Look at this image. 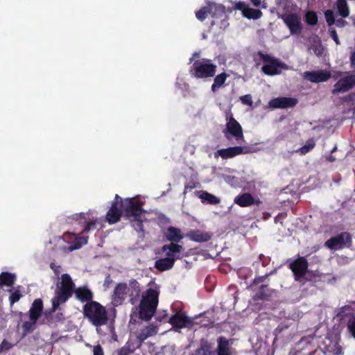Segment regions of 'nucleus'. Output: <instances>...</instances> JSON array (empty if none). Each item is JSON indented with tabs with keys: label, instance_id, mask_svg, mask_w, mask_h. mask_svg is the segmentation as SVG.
Listing matches in <instances>:
<instances>
[{
	"label": "nucleus",
	"instance_id": "nucleus-1",
	"mask_svg": "<svg viewBox=\"0 0 355 355\" xmlns=\"http://www.w3.org/2000/svg\"><path fill=\"white\" fill-rule=\"evenodd\" d=\"M144 202L137 198H122L115 194L105 214V222H168L167 217L157 210H146Z\"/></svg>",
	"mask_w": 355,
	"mask_h": 355
},
{
	"label": "nucleus",
	"instance_id": "nucleus-2",
	"mask_svg": "<svg viewBox=\"0 0 355 355\" xmlns=\"http://www.w3.org/2000/svg\"><path fill=\"white\" fill-rule=\"evenodd\" d=\"M159 291L150 288L142 293L139 304V318L149 320L154 315L158 304Z\"/></svg>",
	"mask_w": 355,
	"mask_h": 355
},
{
	"label": "nucleus",
	"instance_id": "nucleus-3",
	"mask_svg": "<svg viewBox=\"0 0 355 355\" xmlns=\"http://www.w3.org/2000/svg\"><path fill=\"white\" fill-rule=\"evenodd\" d=\"M83 315L93 325L101 327L108 321L107 311L103 306L97 302L91 301L83 306Z\"/></svg>",
	"mask_w": 355,
	"mask_h": 355
},
{
	"label": "nucleus",
	"instance_id": "nucleus-4",
	"mask_svg": "<svg viewBox=\"0 0 355 355\" xmlns=\"http://www.w3.org/2000/svg\"><path fill=\"white\" fill-rule=\"evenodd\" d=\"M75 285L68 274L61 276L60 282L57 284L55 296L52 300V311H55L61 304L64 303L74 291Z\"/></svg>",
	"mask_w": 355,
	"mask_h": 355
},
{
	"label": "nucleus",
	"instance_id": "nucleus-5",
	"mask_svg": "<svg viewBox=\"0 0 355 355\" xmlns=\"http://www.w3.org/2000/svg\"><path fill=\"white\" fill-rule=\"evenodd\" d=\"M208 15H210L214 19H221L222 24H228L225 7L223 4L208 1L205 6L201 7L196 12V17L200 21H203Z\"/></svg>",
	"mask_w": 355,
	"mask_h": 355
},
{
	"label": "nucleus",
	"instance_id": "nucleus-6",
	"mask_svg": "<svg viewBox=\"0 0 355 355\" xmlns=\"http://www.w3.org/2000/svg\"><path fill=\"white\" fill-rule=\"evenodd\" d=\"M216 69L217 66L211 60L202 58L194 61L190 67L189 73L197 79H207L215 76Z\"/></svg>",
	"mask_w": 355,
	"mask_h": 355
},
{
	"label": "nucleus",
	"instance_id": "nucleus-7",
	"mask_svg": "<svg viewBox=\"0 0 355 355\" xmlns=\"http://www.w3.org/2000/svg\"><path fill=\"white\" fill-rule=\"evenodd\" d=\"M258 55L266 63L263 65L261 71L267 76L279 75L282 73V70H287L288 69V65L284 62L268 54H265L262 51H259Z\"/></svg>",
	"mask_w": 355,
	"mask_h": 355
},
{
	"label": "nucleus",
	"instance_id": "nucleus-8",
	"mask_svg": "<svg viewBox=\"0 0 355 355\" xmlns=\"http://www.w3.org/2000/svg\"><path fill=\"white\" fill-rule=\"evenodd\" d=\"M42 309V301L40 299L35 300L29 310L30 321L25 322L22 324L24 336L32 332L35 329L37 320L40 317Z\"/></svg>",
	"mask_w": 355,
	"mask_h": 355
},
{
	"label": "nucleus",
	"instance_id": "nucleus-9",
	"mask_svg": "<svg viewBox=\"0 0 355 355\" xmlns=\"http://www.w3.org/2000/svg\"><path fill=\"white\" fill-rule=\"evenodd\" d=\"M223 133L227 140L233 137L237 144H241L244 141L243 128L232 115L228 118Z\"/></svg>",
	"mask_w": 355,
	"mask_h": 355
},
{
	"label": "nucleus",
	"instance_id": "nucleus-10",
	"mask_svg": "<svg viewBox=\"0 0 355 355\" xmlns=\"http://www.w3.org/2000/svg\"><path fill=\"white\" fill-rule=\"evenodd\" d=\"M282 19L289 30L291 35H300L303 29L301 17L294 12L284 13Z\"/></svg>",
	"mask_w": 355,
	"mask_h": 355
},
{
	"label": "nucleus",
	"instance_id": "nucleus-11",
	"mask_svg": "<svg viewBox=\"0 0 355 355\" xmlns=\"http://www.w3.org/2000/svg\"><path fill=\"white\" fill-rule=\"evenodd\" d=\"M347 75L340 78L334 85L331 91L336 95L346 93L355 87V74L347 73Z\"/></svg>",
	"mask_w": 355,
	"mask_h": 355
},
{
	"label": "nucleus",
	"instance_id": "nucleus-12",
	"mask_svg": "<svg viewBox=\"0 0 355 355\" xmlns=\"http://www.w3.org/2000/svg\"><path fill=\"white\" fill-rule=\"evenodd\" d=\"M298 100L296 98L277 97L272 98L268 103V106L273 110L293 108L296 106Z\"/></svg>",
	"mask_w": 355,
	"mask_h": 355
},
{
	"label": "nucleus",
	"instance_id": "nucleus-13",
	"mask_svg": "<svg viewBox=\"0 0 355 355\" xmlns=\"http://www.w3.org/2000/svg\"><path fill=\"white\" fill-rule=\"evenodd\" d=\"M234 9L241 11L242 15L248 19L257 20L263 16L260 10L250 8L245 2L241 1L235 3Z\"/></svg>",
	"mask_w": 355,
	"mask_h": 355
},
{
	"label": "nucleus",
	"instance_id": "nucleus-14",
	"mask_svg": "<svg viewBox=\"0 0 355 355\" xmlns=\"http://www.w3.org/2000/svg\"><path fill=\"white\" fill-rule=\"evenodd\" d=\"M290 268L295 275V280H300L307 271L308 262L304 257H300L290 263Z\"/></svg>",
	"mask_w": 355,
	"mask_h": 355
},
{
	"label": "nucleus",
	"instance_id": "nucleus-15",
	"mask_svg": "<svg viewBox=\"0 0 355 355\" xmlns=\"http://www.w3.org/2000/svg\"><path fill=\"white\" fill-rule=\"evenodd\" d=\"M331 76L330 71L326 70L307 71L304 73V78L313 83L326 82Z\"/></svg>",
	"mask_w": 355,
	"mask_h": 355
},
{
	"label": "nucleus",
	"instance_id": "nucleus-16",
	"mask_svg": "<svg viewBox=\"0 0 355 355\" xmlns=\"http://www.w3.org/2000/svg\"><path fill=\"white\" fill-rule=\"evenodd\" d=\"M245 153L246 151L244 150V147L236 146L218 150L214 153V157L216 158L220 157L223 159H227Z\"/></svg>",
	"mask_w": 355,
	"mask_h": 355
},
{
	"label": "nucleus",
	"instance_id": "nucleus-17",
	"mask_svg": "<svg viewBox=\"0 0 355 355\" xmlns=\"http://www.w3.org/2000/svg\"><path fill=\"white\" fill-rule=\"evenodd\" d=\"M350 242V235L347 232H343L337 236L331 238L325 242V245L330 249H339Z\"/></svg>",
	"mask_w": 355,
	"mask_h": 355
},
{
	"label": "nucleus",
	"instance_id": "nucleus-18",
	"mask_svg": "<svg viewBox=\"0 0 355 355\" xmlns=\"http://www.w3.org/2000/svg\"><path fill=\"white\" fill-rule=\"evenodd\" d=\"M169 322L174 327L181 329L191 323V320L184 312L178 311L170 318Z\"/></svg>",
	"mask_w": 355,
	"mask_h": 355
},
{
	"label": "nucleus",
	"instance_id": "nucleus-19",
	"mask_svg": "<svg viewBox=\"0 0 355 355\" xmlns=\"http://www.w3.org/2000/svg\"><path fill=\"white\" fill-rule=\"evenodd\" d=\"M162 250L163 252H165V258L172 259L175 263V259L178 258V254L183 250V248L177 243H170L163 245Z\"/></svg>",
	"mask_w": 355,
	"mask_h": 355
},
{
	"label": "nucleus",
	"instance_id": "nucleus-20",
	"mask_svg": "<svg viewBox=\"0 0 355 355\" xmlns=\"http://www.w3.org/2000/svg\"><path fill=\"white\" fill-rule=\"evenodd\" d=\"M324 349L323 352L325 354L339 355L342 353L341 347L338 345L336 340H333L329 338H326L323 343Z\"/></svg>",
	"mask_w": 355,
	"mask_h": 355
},
{
	"label": "nucleus",
	"instance_id": "nucleus-21",
	"mask_svg": "<svg viewBox=\"0 0 355 355\" xmlns=\"http://www.w3.org/2000/svg\"><path fill=\"white\" fill-rule=\"evenodd\" d=\"M97 213L96 211L89 210L87 213L74 214L68 218L74 221L83 220V222H97Z\"/></svg>",
	"mask_w": 355,
	"mask_h": 355
},
{
	"label": "nucleus",
	"instance_id": "nucleus-22",
	"mask_svg": "<svg viewBox=\"0 0 355 355\" xmlns=\"http://www.w3.org/2000/svg\"><path fill=\"white\" fill-rule=\"evenodd\" d=\"M126 295L130 297V302L134 304L140 293V287L139 283L135 280H130L128 285H127Z\"/></svg>",
	"mask_w": 355,
	"mask_h": 355
},
{
	"label": "nucleus",
	"instance_id": "nucleus-23",
	"mask_svg": "<svg viewBox=\"0 0 355 355\" xmlns=\"http://www.w3.org/2000/svg\"><path fill=\"white\" fill-rule=\"evenodd\" d=\"M230 75L226 72H222L219 74L215 75L214 77V83L211 86V90L213 93L217 92L220 88L225 87L226 84V80L228 78Z\"/></svg>",
	"mask_w": 355,
	"mask_h": 355
},
{
	"label": "nucleus",
	"instance_id": "nucleus-24",
	"mask_svg": "<svg viewBox=\"0 0 355 355\" xmlns=\"http://www.w3.org/2000/svg\"><path fill=\"white\" fill-rule=\"evenodd\" d=\"M127 284L123 283H119L115 286L113 294V301L115 304H121L127 295Z\"/></svg>",
	"mask_w": 355,
	"mask_h": 355
},
{
	"label": "nucleus",
	"instance_id": "nucleus-25",
	"mask_svg": "<svg viewBox=\"0 0 355 355\" xmlns=\"http://www.w3.org/2000/svg\"><path fill=\"white\" fill-rule=\"evenodd\" d=\"M187 236L190 240L200 243L208 241L211 234L202 230H193L188 233Z\"/></svg>",
	"mask_w": 355,
	"mask_h": 355
},
{
	"label": "nucleus",
	"instance_id": "nucleus-26",
	"mask_svg": "<svg viewBox=\"0 0 355 355\" xmlns=\"http://www.w3.org/2000/svg\"><path fill=\"white\" fill-rule=\"evenodd\" d=\"M164 234L171 243H177L183 239L180 230L173 227H168Z\"/></svg>",
	"mask_w": 355,
	"mask_h": 355
},
{
	"label": "nucleus",
	"instance_id": "nucleus-27",
	"mask_svg": "<svg viewBox=\"0 0 355 355\" xmlns=\"http://www.w3.org/2000/svg\"><path fill=\"white\" fill-rule=\"evenodd\" d=\"M76 297L83 302L92 300L93 294L92 291L86 287H80L74 291Z\"/></svg>",
	"mask_w": 355,
	"mask_h": 355
},
{
	"label": "nucleus",
	"instance_id": "nucleus-28",
	"mask_svg": "<svg viewBox=\"0 0 355 355\" xmlns=\"http://www.w3.org/2000/svg\"><path fill=\"white\" fill-rule=\"evenodd\" d=\"M234 202L241 207H248L254 203V198L250 193H243L236 197Z\"/></svg>",
	"mask_w": 355,
	"mask_h": 355
},
{
	"label": "nucleus",
	"instance_id": "nucleus-29",
	"mask_svg": "<svg viewBox=\"0 0 355 355\" xmlns=\"http://www.w3.org/2000/svg\"><path fill=\"white\" fill-rule=\"evenodd\" d=\"M157 333V327L153 324H150L140 330L137 335V338L144 341L147 338L153 336Z\"/></svg>",
	"mask_w": 355,
	"mask_h": 355
},
{
	"label": "nucleus",
	"instance_id": "nucleus-30",
	"mask_svg": "<svg viewBox=\"0 0 355 355\" xmlns=\"http://www.w3.org/2000/svg\"><path fill=\"white\" fill-rule=\"evenodd\" d=\"M199 198L204 204L217 205L220 202L219 198L207 191H201Z\"/></svg>",
	"mask_w": 355,
	"mask_h": 355
},
{
	"label": "nucleus",
	"instance_id": "nucleus-31",
	"mask_svg": "<svg viewBox=\"0 0 355 355\" xmlns=\"http://www.w3.org/2000/svg\"><path fill=\"white\" fill-rule=\"evenodd\" d=\"M174 265L173 260L170 258H163L155 261V266L161 271L171 269Z\"/></svg>",
	"mask_w": 355,
	"mask_h": 355
},
{
	"label": "nucleus",
	"instance_id": "nucleus-32",
	"mask_svg": "<svg viewBox=\"0 0 355 355\" xmlns=\"http://www.w3.org/2000/svg\"><path fill=\"white\" fill-rule=\"evenodd\" d=\"M218 355H230L229 341L223 337H220L218 339Z\"/></svg>",
	"mask_w": 355,
	"mask_h": 355
},
{
	"label": "nucleus",
	"instance_id": "nucleus-33",
	"mask_svg": "<svg viewBox=\"0 0 355 355\" xmlns=\"http://www.w3.org/2000/svg\"><path fill=\"white\" fill-rule=\"evenodd\" d=\"M212 345L207 341H201L200 347L195 351L193 355H214Z\"/></svg>",
	"mask_w": 355,
	"mask_h": 355
},
{
	"label": "nucleus",
	"instance_id": "nucleus-34",
	"mask_svg": "<svg viewBox=\"0 0 355 355\" xmlns=\"http://www.w3.org/2000/svg\"><path fill=\"white\" fill-rule=\"evenodd\" d=\"M306 24L310 26H314L318 23V16L313 10H306L304 15Z\"/></svg>",
	"mask_w": 355,
	"mask_h": 355
},
{
	"label": "nucleus",
	"instance_id": "nucleus-35",
	"mask_svg": "<svg viewBox=\"0 0 355 355\" xmlns=\"http://www.w3.org/2000/svg\"><path fill=\"white\" fill-rule=\"evenodd\" d=\"M15 279V275L8 273V272H2L0 275V285L10 286L13 284Z\"/></svg>",
	"mask_w": 355,
	"mask_h": 355
},
{
	"label": "nucleus",
	"instance_id": "nucleus-36",
	"mask_svg": "<svg viewBox=\"0 0 355 355\" xmlns=\"http://www.w3.org/2000/svg\"><path fill=\"white\" fill-rule=\"evenodd\" d=\"M315 146V140L311 138L306 141V144L301 148H298L296 152L301 155H304L310 152Z\"/></svg>",
	"mask_w": 355,
	"mask_h": 355
},
{
	"label": "nucleus",
	"instance_id": "nucleus-37",
	"mask_svg": "<svg viewBox=\"0 0 355 355\" xmlns=\"http://www.w3.org/2000/svg\"><path fill=\"white\" fill-rule=\"evenodd\" d=\"M337 7L338 12L342 17H347L349 16V10L345 0H338Z\"/></svg>",
	"mask_w": 355,
	"mask_h": 355
},
{
	"label": "nucleus",
	"instance_id": "nucleus-38",
	"mask_svg": "<svg viewBox=\"0 0 355 355\" xmlns=\"http://www.w3.org/2000/svg\"><path fill=\"white\" fill-rule=\"evenodd\" d=\"M87 243V239L86 237L83 236L76 238L68 247V250L71 252L73 250H78Z\"/></svg>",
	"mask_w": 355,
	"mask_h": 355
},
{
	"label": "nucleus",
	"instance_id": "nucleus-39",
	"mask_svg": "<svg viewBox=\"0 0 355 355\" xmlns=\"http://www.w3.org/2000/svg\"><path fill=\"white\" fill-rule=\"evenodd\" d=\"M326 21L329 26H332L335 24V17L334 12L331 10H327L324 12Z\"/></svg>",
	"mask_w": 355,
	"mask_h": 355
},
{
	"label": "nucleus",
	"instance_id": "nucleus-40",
	"mask_svg": "<svg viewBox=\"0 0 355 355\" xmlns=\"http://www.w3.org/2000/svg\"><path fill=\"white\" fill-rule=\"evenodd\" d=\"M21 297V294L19 293V290H16L15 292L12 293L9 297L10 305L12 306L15 302L19 301Z\"/></svg>",
	"mask_w": 355,
	"mask_h": 355
},
{
	"label": "nucleus",
	"instance_id": "nucleus-41",
	"mask_svg": "<svg viewBox=\"0 0 355 355\" xmlns=\"http://www.w3.org/2000/svg\"><path fill=\"white\" fill-rule=\"evenodd\" d=\"M240 100L243 105H252V96L250 94H245L240 97Z\"/></svg>",
	"mask_w": 355,
	"mask_h": 355
},
{
	"label": "nucleus",
	"instance_id": "nucleus-42",
	"mask_svg": "<svg viewBox=\"0 0 355 355\" xmlns=\"http://www.w3.org/2000/svg\"><path fill=\"white\" fill-rule=\"evenodd\" d=\"M12 347V345L8 342L6 340H3L1 344L0 345V352L8 351L10 349H11Z\"/></svg>",
	"mask_w": 355,
	"mask_h": 355
},
{
	"label": "nucleus",
	"instance_id": "nucleus-43",
	"mask_svg": "<svg viewBox=\"0 0 355 355\" xmlns=\"http://www.w3.org/2000/svg\"><path fill=\"white\" fill-rule=\"evenodd\" d=\"M329 35L330 37L334 40V41L336 42L337 45H339L340 44V40L338 38L337 32L336 30L332 29L329 31Z\"/></svg>",
	"mask_w": 355,
	"mask_h": 355
},
{
	"label": "nucleus",
	"instance_id": "nucleus-44",
	"mask_svg": "<svg viewBox=\"0 0 355 355\" xmlns=\"http://www.w3.org/2000/svg\"><path fill=\"white\" fill-rule=\"evenodd\" d=\"M348 328H349L352 335L355 338V320L350 321L349 322Z\"/></svg>",
	"mask_w": 355,
	"mask_h": 355
},
{
	"label": "nucleus",
	"instance_id": "nucleus-45",
	"mask_svg": "<svg viewBox=\"0 0 355 355\" xmlns=\"http://www.w3.org/2000/svg\"><path fill=\"white\" fill-rule=\"evenodd\" d=\"M335 24L336 25V26L342 28L345 26L347 24V22L343 19H338L337 20H336Z\"/></svg>",
	"mask_w": 355,
	"mask_h": 355
},
{
	"label": "nucleus",
	"instance_id": "nucleus-46",
	"mask_svg": "<svg viewBox=\"0 0 355 355\" xmlns=\"http://www.w3.org/2000/svg\"><path fill=\"white\" fill-rule=\"evenodd\" d=\"M93 352L94 355H103V349L100 345L95 346Z\"/></svg>",
	"mask_w": 355,
	"mask_h": 355
},
{
	"label": "nucleus",
	"instance_id": "nucleus-47",
	"mask_svg": "<svg viewBox=\"0 0 355 355\" xmlns=\"http://www.w3.org/2000/svg\"><path fill=\"white\" fill-rule=\"evenodd\" d=\"M350 62L352 69L355 70V51L351 54Z\"/></svg>",
	"mask_w": 355,
	"mask_h": 355
},
{
	"label": "nucleus",
	"instance_id": "nucleus-48",
	"mask_svg": "<svg viewBox=\"0 0 355 355\" xmlns=\"http://www.w3.org/2000/svg\"><path fill=\"white\" fill-rule=\"evenodd\" d=\"M112 280L110 275H107L105 279L103 285L105 288H108L110 286V285L112 284Z\"/></svg>",
	"mask_w": 355,
	"mask_h": 355
},
{
	"label": "nucleus",
	"instance_id": "nucleus-49",
	"mask_svg": "<svg viewBox=\"0 0 355 355\" xmlns=\"http://www.w3.org/2000/svg\"><path fill=\"white\" fill-rule=\"evenodd\" d=\"M250 2L255 7H259L261 3V0H250Z\"/></svg>",
	"mask_w": 355,
	"mask_h": 355
},
{
	"label": "nucleus",
	"instance_id": "nucleus-50",
	"mask_svg": "<svg viewBox=\"0 0 355 355\" xmlns=\"http://www.w3.org/2000/svg\"><path fill=\"white\" fill-rule=\"evenodd\" d=\"M51 268L54 270V272L57 275H58V273L60 272V271H59L60 266H56L54 263H51Z\"/></svg>",
	"mask_w": 355,
	"mask_h": 355
},
{
	"label": "nucleus",
	"instance_id": "nucleus-51",
	"mask_svg": "<svg viewBox=\"0 0 355 355\" xmlns=\"http://www.w3.org/2000/svg\"><path fill=\"white\" fill-rule=\"evenodd\" d=\"M314 53L316 55L320 56L322 53V48H315L314 49Z\"/></svg>",
	"mask_w": 355,
	"mask_h": 355
},
{
	"label": "nucleus",
	"instance_id": "nucleus-52",
	"mask_svg": "<svg viewBox=\"0 0 355 355\" xmlns=\"http://www.w3.org/2000/svg\"><path fill=\"white\" fill-rule=\"evenodd\" d=\"M141 224L142 223H134V228L135 230H137V229L139 228V230H141Z\"/></svg>",
	"mask_w": 355,
	"mask_h": 355
},
{
	"label": "nucleus",
	"instance_id": "nucleus-53",
	"mask_svg": "<svg viewBox=\"0 0 355 355\" xmlns=\"http://www.w3.org/2000/svg\"><path fill=\"white\" fill-rule=\"evenodd\" d=\"M327 159L328 161L331 162H334V161H335V157H334V156H332V155H329V156L327 158Z\"/></svg>",
	"mask_w": 355,
	"mask_h": 355
},
{
	"label": "nucleus",
	"instance_id": "nucleus-54",
	"mask_svg": "<svg viewBox=\"0 0 355 355\" xmlns=\"http://www.w3.org/2000/svg\"><path fill=\"white\" fill-rule=\"evenodd\" d=\"M352 98V95H349L347 97H346V101H351Z\"/></svg>",
	"mask_w": 355,
	"mask_h": 355
},
{
	"label": "nucleus",
	"instance_id": "nucleus-55",
	"mask_svg": "<svg viewBox=\"0 0 355 355\" xmlns=\"http://www.w3.org/2000/svg\"><path fill=\"white\" fill-rule=\"evenodd\" d=\"M193 56H195V57H198V56H199V53H195L193 54Z\"/></svg>",
	"mask_w": 355,
	"mask_h": 355
},
{
	"label": "nucleus",
	"instance_id": "nucleus-56",
	"mask_svg": "<svg viewBox=\"0 0 355 355\" xmlns=\"http://www.w3.org/2000/svg\"><path fill=\"white\" fill-rule=\"evenodd\" d=\"M211 26H214L215 25V21H212L211 23Z\"/></svg>",
	"mask_w": 355,
	"mask_h": 355
},
{
	"label": "nucleus",
	"instance_id": "nucleus-57",
	"mask_svg": "<svg viewBox=\"0 0 355 355\" xmlns=\"http://www.w3.org/2000/svg\"><path fill=\"white\" fill-rule=\"evenodd\" d=\"M189 60H190V63H191V62H193V58H191Z\"/></svg>",
	"mask_w": 355,
	"mask_h": 355
},
{
	"label": "nucleus",
	"instance_id": "nucleus-58",
	"mask_svg": "<svg viewBox=\"0 0 355 355\" xmlns=\"http://www.w3.org/2000/svg\"><path fill=\"white\" fill-rule=\"evenodd\" d=\"M336 150V148L335 147L334 148H333L331 153L334 152Z\"/></svg>",
	"mask_w": 355,
	"mask_h": 355
},
{
	"label": "nucleus",
	"instance_id": "nucleus-59",
	"mask_svg": "<svg viewBox=\"0 0 355 355\" xmlns=\"http://www.w3.org/2000/svg\"><path fill=\"white\" fill-rule=\"evenodd\" d=\"M353 24L355 26V19H354V23Z\"/></svg>",
	"mask_w": 355,
	"mask_h": 355
}]
</instances>
